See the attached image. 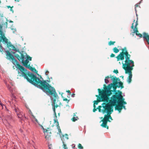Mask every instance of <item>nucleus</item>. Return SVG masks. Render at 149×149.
I'll list each match as a JSON object with an SVG mask.
<instances>
[{"instance_id": "15", "label": "nucleus", "mask_w": 149, "mask_h": 149, "mask_svg": "<svg viewBox=\"0 0 149 149\" xmlns=\"http://www.w3.org/2000/svg\"><path fill=\"white\" fill-rule=\"evenodd\" d=\"M113 50L114 52L116 53H118L119 51V50L116 47L113 48Z\"/></svg>"}, {"instance_id": "27", "label": "nucleus", "mask_w": 149, "mask_h": 149, "mask_svg": "<svg viewBox=\"0 0 149 149\" xmlns=\"http://www.w3.org/2000/svg\"><path fill=\"white\" fill-rule=\"evenodd\" d=\"M63 145L65 149H68V148L66 146V145L65 144H63Z\"/></svg>"}, {"instance_id": "2", "label": "nucleus", "mask_w": 149, "mask_h": 149, "mask_svg": "<svg viewBox=\"0 0 149 149\" xmlns=\"http://www.w3.org/2000/svg\"><path fill=\"white\" fill-rule=\"evenodd\" d=\"M124 99L123 98L121 93H116L113 95L109 100V102L107 104L103 103L102 106H100L99 111L103 113H107L108 115H105L103 120V123L101 126L104 127H106L107 122L109 118L112 119L110 115L111 112L113 111V106H116L115 108L120 113L123 107L125 109V107L123 106V104H125L126 103L124 102Z\"/></svg>"}, {"instance_id": "6", "label": "nucleus", "mask_w": 149, "mask_h": 149, "mask_svg": "<svg viewBox=\"0 0 149 149\" xmlns=\"http://www.w3.org/2000/svg\"><path fill=\"white\" fill-rule=\"evenodd\" d=\"M133 67L128 66L126 67H124V69L125 70L126 73H129V76L128 78L127 81L129 83H130L131 81V79L132 77L131 71L133 70Z\"/></svg>"}, {"instance_id": "41", "label": "nucleus", "mask_w": 149, "mask_h": 149, "mask_svg": "<svg viewBox=\"0 0 149 149\" xmlns=\"http://www.w3.org/2000/svg\"><path fill=\"white\" fill-rule=\"evenodd\" d=\"M35 148V149H37V148Z\"/></svg>"}, {"instance_id": "31", "label": "nucleus", "mask_w": 149, "mask_h": 149, "mask_svg": "<svg viewBox=\"0 0 149 149\" xmlns=\"http://www.w3.org/2000/svg\"><path fill=\"white\" fill-rule=\"evenodd\" d=\"M63 100H64V101H67V102H68H68H69V100H68V99H66V98H65V99H63Z\"/></svg>"}, {"instance_id": "26", "label": "nucleus", "mask_w": 149, "mask_h": 149, "mask_svg": "<svg viewBox=\"0 0 149 149\" xmlns=\"http://www.w3.org/2000/svg\"><path fill=\"white\" fill-rule=\"evenodd\" d=\"M49 149H53L52 145H49L48 146Z\"/></svg>"}, {"instance_id": "5", "label": "nucleus", "mask_w": 149, "mask_h": 149, "mask_svg": "<svg viewBox=\"0 0 149 149\" xmlns=\"http://www.w3.org/2000/svg\"><path fill=\"white\" fill-rule=\"evenodd\" d=\"M104 89L105 90L103 91L100 92L101 95L99 98L101 101H104L107 102H108L109 100L107 96L110 95L112 93L111 89L112 87V84H109L107 87L105 85H104Z\"/></svg>"}, {"instance_id": "14", "label": "nucleus", "mask_w": 149, "mask_h": 149, "mask_svg": "<svg viewBox=\"0 0 149 149\" xmlns=\"http://www.w3.org/2000/svg\"><path fill=\"white\" fill-rule=\"evenodd\" d=\"M15 108L14 109V110L15 112H16L17 114V113H19L21 112V111L19 110L18 107H16L15 106Z\"/></svg>"}, {"instance_id": "11", "label": "nucleus", "mask_w": 149, "mask_h": 149, "mask_svg": "<svg viewBox=\"0 0 149 149\" xmlns=\"http://www.w3.org/2000/svg\"><path fill=\"white\" fill-rule=\"evenodd\" d=\"M17 115L18 118L21 120H24L26 118V117L24 116V113L22 112L19 113H17Z\"/></svg>"}, {"instance_id": "35", "label": "nucleus", "mask_w": 149, "mask_h": 149, "mask_svg": "<svg viewBox=\"0 0 149 149\" xmlns=\"http://www.w3.org/2000/svg\"><path fill=\"white\" fill-rule=\"evenodd\" d=\"M96 110V109H95V108H94V109H93V112H95V110Z\"/></svg>"}, {"instance_id": "24", "label": "nucleus", "mask_w": 149, "mask_h": 149, "mask_svg": "<svg viewBox=\"0 0 149 149\" xmlns=\"http://www.w3.org/2000/svg\"><path fill=\"white\" fill-rule=\"evenodd\" d=\"M78 147L80 149H82L83 148L81 145L80 144H79L78 145Z\"/></svg>"}, {"instance_id": "12", "label": "nucleus", "mask_w": 149, "mask_h": 149, "mask_svg": "<svg viewBox=\"0 0 149 149\" xmlns=\"http://www.w3.org/2000/svg\"><path fill=\"white\" fill-rule=\"evenodd\" d=\"M54 123H56V125H57V128L58 129L59 134L60 135V134L61 133V130L60 128V127L59 125L58 122V121L57 120L54 119Z\"/></svg>"}, {"instance_id": "32", "label": "nucleus", "mask_w": 149, "mask_h": 149, "mask_svg": "<svg viewBox=\"0 0 149 149\" xmlns=\"http://www.w3.org/2000/svg\"><path fill=\"white\" fill-rule=\"evenodd\" d=\"M49 73V72L48 71H47L46 72L45 74L46 75H47Z\"/></svg>"}, {"instance_id": "39", "label": "nucleus", "mask_w": 149, "mask_h": 149, "mask_svg": "<svg viewBox=\"0 0 149 149\" xmlns=\"http://www.w3.org/2000/svg\"><path fill=\"white\" fill-rule=\"evenodd\" d=\"M10 6H8V7L9 8V7H10Z\"/></svg>"}, {"instance_id": "18", "label": "nucleus", "mask_w": 149, "mask_h": 149, "mask_svg": "<svg viewBox=\"0 0 149 149\" xmlns=\"http://www.w3.org/2000/svg\"><path fill=\"white\" fill-rule=\"evenodd\" d=\"M115 43V42H113V41H111L109 42V45H113Z\"/></svg>"}, {"instance_id": "23", "label": "nucleus", "mask_w": 149, "mask_h": 149, "mask_svg": "<svg viewBox=\"0 0 149 149\" xmlns=\"http://www.w3.org/2000/svg\"><path fill=\"white\" fill-rule=\"evenodd\" d=\"M63 136L66 138L67 139H68V136L67 134H65Z\"/></svg>"}, {"instance_id": "33", "label": "nucleus", "mask_w": 149, "mask_h": 149, "mask_svg": "<svg viewBox=\"0 0 149 149\" xmlns=\"http://www.w3.org/2000/svg\"><path fill=\"white\" fill-rule=\"evenodd\" d=\"M53 110L54 112L55 113V106H54V107L53 108Z\"/></svg>"}, {"instance_id": "19", "label": "nucleus", "mask_w": 149, "mask_h": 149, "mask_svg": "<svg viewBox=\"0 0 149 149\" xmlns=\"http://www.w3.org/2000/svg\"><path fill=\"white\" fill-rule=\"evenodd\" d=\"M4 49L1 46H0V51L2 52L3 51Z\"/></svg>"}, {"instance_id": "3", "label": "nucleus", "mask_w": 149, "mask_h": 149, "mask_svg": "<svg viewBox=\"0 0 149 149\" xmlns=\"http://www.w3.org/2000/svg\"><path fill=\"white\" fill-rule=\"evenodd\" d=\"M9 45H10L9 43ZM10 46L12 48V51L10 52L8 51L11 54H14L15 56L16 57L19 61H22L24 65L26 68H29V66H27V63H29V60L31 61V58L29 57L24 52L21 53L19 52H17L16 50L15 47L12 45H10Z\"/></svg>"}, {"instance_id": "30", "label": "nucleus", "mask_w": 149, "mask_h": 149, "mask_svg": "<svg viewBox=\"0 0 149 149\" xmlns=\"http://www.w3.org/2000/svg\"><path fill=\"white\" fill-rule=\"evenodd\" d=\"M113 72H115V73H116V74L118 73V71L117 70H114Z\"/></svg>"}, {"instance_id": "29", "label": "nucleus", "mask_w": 149, "mask_h": 149, "mask_svg": "<svg viewBox=\"0 0 149 149\" xmlns=\"http://www.w3.org/2000/svg\"><path fill=\"white\" fill-rule=\"evenodd\" d=\"M110 56H111V57H114V56H115V54H111V55Z\"/></svg>"}, {"instance_id": "21", "label": "nucleus", "mask_w": 149, "mask_h": 149, "mask_svg": "<svg viewBox=\"0 0 149 149\" xmlns=\"http://www.w3.org/2000/svg\"><path fill=\"white\" fill-rule=\"evenodd\" d=\"M105 82L106 84H107L109 82V81L108 79H105Z\"/></svg>"}, {"instance_id": "36", "label": "nucleus", "mask_w": 149, "mask_h": 149, "mask_svg": "<svg viewBox=\"0 0 149 149\" xmlns=\"http://www.w3.org/2000/svg\"><path fill=\"white\" fill-rule=\"evenodd\" d=\"M15 1H19V0H15Z\"/></svg>"}, {"instance_id": "7", "label": "nucleus", "mask_w": 149, "mask_h": 149, "mask_svg": "<svg viewBox=\"0 0 149 149\" xmlns=\"http://www.w3.org/2000/svg\"><path fill=\"white\" fill-rule=\"evenodd\" d=\"M2 27L0 26V36L1 37V38L3 40V41L6 43L8 44V39L5 36L2 30Z\"/></svg>"}, {"instance_id": "1", "label": "nucleus", "mask_w": 149, "mask_h": 149, "mask_svg": "<svg viewBox=\"0 0 149 149\" xmlns=\"http://www.w3.org/2000/svg\"><path fill=\"white\" fill-rule=\"evenodd\" d=\"M6 52L7 58L10 60L18 69V76L19 75L24 77L29 82L42 90L50 96L54 104L56 100L57 99V95L55 89L45 81H44L42 78H41L42 80L40 79L33 73L28 71L23 66L20 65L19 62L14 57V56L8 51H6Z\"/></svg>"}, {"instance_id": "17", "label": "nucleus", "mask_w": 149, "mask_h": 149, "mask_svg": "<svg viewBox=\"0 0 149 149\" xmlns=\"http://www.w3.org/2000/svg\"><path fill=\"white\" fill-rule=\"evenodd\" d=\"M78 119V118L77 117H74L72 118V120L74 122L77 120Z\"/></svg>"}, {"instance_id": "22", "label": "nucleus", "mask_w": 149, "mask_h": 149, "mask_svg": "<svg viewBox=\"0 0 149 149\" xmlns=\"http://www.w3.org/2000/svg\"><path fill=\"white\" fill-rule=\"evenodd\" d=\"M118 84H119V86L122 87V86L123 85V83L121 82H119V81L118 82Z\"/></svg>"}, {"instance_id": "34", "label": "nucleus", "mask_w": 149, "mask_h": 149, "mask_svg": "<svg viewBox=\"0 0 149 149\" xmlns=\"http://www.w3.org/2000/svg\"><path fill=\"white\" fill-rule=\"evenodd\" d=\"M109 78V76H107L106 77H105V79H108Z\"/></svg>"}, {"instance_id": "40", "label": "nucleus", "mask_w": 149, "mask_h": 149, "mask_svg": "<svg viewBox=\"0 0 149 149\" xmlns=\"http://www.w3.org/2000/svg\"><path fill=\"white\" fill-rule=\"evenodd\" d=\"M108 128V127H107V128Z\"/></svg>"}, {"instance_id": "20", "label": "nucleus", "mask_w": 149, "mask_h": 149, "mask_svg": "<svg viewBox=\"0 0 149 149\" xmlns=\"http://www.w3.org/2000/svg\"><path fill=\"white\" fill-rule=\"evenodd\" d=\"M139 6V4H136L135 5V11H136V8L138 6Z\"/></svg>"}, {"instance_id": "9", "label": "nucleus", "mask_w": 149, "mask_h": 149, "mask_svg": "<svg viewBox=\"0 0 149 149\" xmlns=\"http://www.w3.org/2000/svg\"><path fill=\"white\" fill-rule=\"evenodd\" d=\"M134 23H133L132 24V25L131 26V28L132 29H133L134 31V33H136V34L138 36V34L137 33V32H138L137 30V29L136 28V27L138 25L137 23V20L136 22V23H135V25H134Z\"/></svg>"}, {"instance_id": "16", "label": "nucleus", "mask_w": 149, "mask_h": 149, "mask_svg": "<svg viewBox=\"0 0 149 149\" xmlns=\"http://www.w3.org/2000/svg\"><path fill=\"white\" fill-rule=\"evenodd\" d=\"M30 112H31V115L33 117V118L35 119V120L37 122V123H38V120H37L35 118V117L33 114L31 112V111H30Z\"/></svg>"}, {"instance_id": "10", "label": "nucleus", "mask_w": 149, "mask_h": 149, "mask_svg": "<svg viewBox=\"0 0 149 149\" xmlns=\"http://www.w3.org/2000/svg\"><path fill=\"white\" fill-rule=\"evenodd\" d=\"M111 80L113 83V85L116 86L118 84V82L120 81L119 79H117L116 77L112 76L111 77Z\"/></svg>"}, {"instance_id": "38", "label": "nucleus", "mask_w": 149, "mask_h": 149, "mask_svg": "<svg viewBox=\"0 0 149 149\" xmlns=\"http://www.w3.org/2000/svg\"><path fill=\"white\" fill-rule=\"evenodd\" d=\"M135 20H134V22H135Z\"/></svg>"}, {"instance_id": "37", "label": "nucleus", "mask_w": 149, "mask_h": 149, "mask_svg": "<svg viewBox=\"0 0 149 149\" xmlns=\"http://www.w3.org/2000/svg\"><path fill=\"white\" fill-rule=\"evenodd\" d=\"M67 92H68V93H70V91H68Z\"/></svg>"}, {"instance_id": "8", "label": "nucleus", "mask_w": 149, "mask_h": 149, "mask_svg": "<svg viewBox=\"0 0 149 149\" xmlns=\"http://www.w3.org/2000/svg\"><path fill=\"white\" fill-rule=\"evenodd\" d=\"M6 111L7 112V113L6 117V120L8 121H12V116L11 114V112L7 109H6Z\"/></svg>"}, {"instance_id": "28", "label": "nucleus", "mask_w": 149, "mask_h": 149, "mask_svg": "<svg viewBox=\"0 0 149 149\" xmlns=\"http://www.w3.org/2000/svg\"><path fill=\"white\" fill-rule=\"evenodd\" d=\"M138 36L140 37H142V35L141 34H139L138 35Z\"/></svg>"}, {"instance_id": "13", "label": "nucleus", "mask_w": 149, "mask_h": 149, "mask_svg": "<svg viewBox=\"0 0 149 149\" xmlns=\"http://www.w3.org/2000/svg\"><path fill=\"white\" fill-rule=\"evenodd\" d=\"M8 89L11 93L13 92V86H10L9 84H8L6 83Z\"/></svg>"}, {"instance_id": "4", "label": "nucleus", "mask_w": 149, "mask_h": 149, "mask_svg": "<svg viewBox=\"0 0 149 149\" xmlns=\"http://www.w3.org/2000/svg\"><path fill=\"white\" fill-rule=\"evenodd\" d=\"M123 52L121 53L116 58L117 61L122 60L124 59V55H125V63L123 64V68L126 67L127 66H128L133 67L134 66V63L133 61L130 59V56L128 54V53L125 47L124 49H122Z\"/></svg>"}, {"instance_id": "25", "label": "nucleus", "mask_w": 149, "mask_h": 149, "mask_svg": "<svg viewBox=\"0 0 149 149\" xmlns=\"http://www.w3.org/2000/svg\"><path fill=\"white\" fill-rule=\"evenodd\" d=\"M98 102V101H95L94 103V107L95 108V104H97Z\"/></svg>"}]
</instances>
